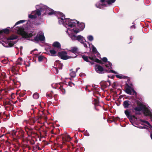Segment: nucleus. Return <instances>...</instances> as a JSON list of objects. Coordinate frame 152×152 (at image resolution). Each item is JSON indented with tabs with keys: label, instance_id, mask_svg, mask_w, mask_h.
I'll list each match as a JSON object with an SVG mask.
<instances>
[{
	"label": "nucleus",
	"instance_id": "obj_45",
	"mask_svg": "<svg viewBox=\"0 0 152 152\" xmlns=\"http://www.w3.org/2000/svg\"><path fill=\"white\" fill-rule=\"evenodd\" d=\"M33 121H34V123L35 122V121H34V120H33Z\"/></svg>",
	"mask_w": 152,
	"mask_h": 152
},
{
	"label": "nucleus",
	"instance_id": "obj_46",
	"mask_svg": "<svg viewBox=\"0 0 152 152\" xmlns=\"http://www.w3.org/2000/svg\"><path fill=\"white\" fill-rule=\"evenodd\" d=\"M108 77H110V76H109V75H108Z\"/></svg>",
	"mask_w": 152,
	"mask_h": 152
},
{
	"label": "nucleus",
	"instance_id": "obj_39",
	"mask_svg": "<svg viewBox=\"0 0 152 152\" xmlns=\"http://www.w3.org/2000/svg\"><path fill=\"white\" fill-rule=\"evenodd\" d=\"M28 121L27 120H25L24 121V123L27 124V123Z\"/></svg>",
	"mask_w": 152,
	"mask_h": 152
},
{
	"label": "nucleus",
	"instance_id": "obj_35",
	"mask_svg": "<svg viewBox=\"0 0 152 152\" xmlns=\"http://www.w3.org/2000/svg\"><path fill=\"white\" fill-rule=\"evenodd\" d=\"M85 135L86 136H89V133L88 132H86L85 133Z\"/></svg>",
	"mask_w": 152,
	"mask_h": 152
},
{
	"label": "nucleus",
	"instance_id": "obj_10",
	"mask_svg": "<svg viewBox=\"0 0 152 152\" xmlns=\"http://www.w3.org/2000/svg\"><path fill=\"white\" fill-rule=\"evenodd\" d=\"M96 71L98 73L102 74L104 73L103 68L100 65H96L95 66Z\"/></svg>",
	"mask_w": 152,
	"mask_h": 152
},
{
	"label": "nucleus",
	"instance_id": "obj_43",
	"mask_svg": "<svg viewBox=\"0 0 152 152\" xmlns=\"http://www.w3.org/2000/svg\"><path fill=\"white\" fill-rule=\"evenodd\" d=\"M4 135V134H3L2 135L0 136V137H1L2 136H3Z\"/></svg>",
	"mask_w": 152,
	"mask_h": 152
},
{
	"label": "nucleus",
	"instance_id": "obj_29",
	"mask_svg": "<svg viewBox=\"0 0 152 152\" xmlns=\"http://www.w3.org/2000/svg\"><path fill=\"white\" fill-rule=\"evenodd\" d=\"M82 44H83L85 48H87V45H89L88 43L86 42V41L85 42H84V43Z\"/></svg>",
	"mask_w": 152,
	"mask_h": 152
},
{
	"label": "nucleus",
	"instance_id": "obj_19",
	"mask_svg": "<svg viewBox=\"0 0 152 152\" xmlns=\"http://www.w3.org/2000/svg\"><path fill=\"white\" fill-rule=\"evenodd\" d=\"M25 21V20H19L15 24L14 26H16L18 24L24 23Z\"/></svg>",
	"mask_w": 152,
	"mask_h": 152
},
{
	"label": "nucleus",
	"instance_id": "obj_1",
	"mask_svg": "<svg viewBox=\"0 0 152 152\" xmlns=\"http://www.w3.org/2000/svg\"><path fill=\"white\" fill-rule=\"evenodd\" d=\"M37 10L33 11L30 14L28 15V17L31 19L35 18L37 16H39L41 15H42L48 14L52 15L55 14L57 16L58 20V22L60 24H62L67 28L68 30L69 26L75 28V29H77L80 31L82 30L85 27L84 24L81 23L78 24V22L75 20H70L69 18L65 19L64 15L61 12L54 11L47 6L41 4L36 6Z\"/></svg>",
	"mask_w": 152,
	"mask_h": 152
},
{
	"label": "nucleus",
	"instance_id": "obj_31",
	"mask_svg": "<svg viewBox=\"0 0 152 152\" xmlns=\"http://www.w3.org/2000/svg\"><path fill=\"white\" fill-rule=\"evenodd\" d=\"M116 77L119 78L120 79H122L124 78V76L123 75H116Z\"/></svg>",
	"mask_w": 152,
	"mask_h": 152
},
{
	"label": "nucleus",
	"instance_id": "obj_9",
	"mask_svg": "<svg viewBox=\"0 0 152 152\" xmlns=\"http://www.w3.org/2000/svg\"><path fill=\"white\" fill-rule=\"evenodd\" d=\"M105 65L106 67L108 68V70H107V72H112L115 74L116 73V72L115 71L111 69L112 68V67L111 66V64L110 62L109 61L106 62Z\"/></svg>",
	"mask_w": 152,
	"mask_h": 152
},
{
	"label": "nucleus",
	"instance_id": "obj_27",
	"mask_svg": "<svg viewBox=\"0 0 152 152\" xmlns=\"http://www.w3.org/2000/svg\"><path fill=\"white\" fill-rule=\"evenodd\" d=\"M22 60V59L21 58H18V63L20 64L21 65L22 64L21 62Z\"/></svg>",
	"mask_w": 152,
	"mask_h": 152
},
{
	"label": "nucleus",
	"instance_id": "obj_26",
	"mask_svg": "<svg viewBox=\"0 0 152 152\" xmlns=\"http://www.w3.org/2000/svg\"><path fill=\"white\" fill-rule=\"evenodd\" d=\"M58 85L57 83H53L51 85V86L53 88L55 89L57 88Z\"/></svg>",
	"mask_w": 152,
	"mask_h": 152
},
{
	"label": "nucleus",
	"instance_id": "obj_2",
	"mask_svg": "<svg viewBox=\"0 0 152 152\" xmlns=\"http://www.w3.org/2000/svg\"><path fill=\"white\" fill-rule=\"evenodd\" d=\"M17 33L20 35L23 38L28 40H31L35 42H37L39 41L44 42L45 38L43 33L41 31L39 32L37 35L35 36V33L31 32L27 33L24 31L23 28L21 27H17L16 28Z\"/></svg>",
	"mask_w": 152,
	"mask_h": 152
},
{
	"label": "nucleus",
	"instance_id": "obj_42",
	"mask_svg": "<svg viewBox=\"0 0 152 152\" xmlns=\"http://www.w3.org/2000/svg\"><path fill=\"white\" fill-rule=\"evenodd\" d=\"M151 139H152V133L151 134Z\"/></svg>",
	"mask_w": 152,
	"mask_h": 152
},
{
	"label": "nucleus",
	"instance_id": "obj_23",
	"mask_svg": "<svg viewBox=\"0 0 152 152\" xmlns=\"http://www.w3.org/2000/svg\"><path fill=\"white\" fill-rule=\"evenodd\" d=\"M91 48L92 49V51L94 53H97L96 49L93 45H92Z\"/></svg>",
	"mask_w": 152,
	"mask_h": 152
},
{
	"label": "nucleus",
	"instance_id": "obj_13",
	"mask_svg": "<svg viewBox=\"0 0 152 152\" xmlns=\"http://www.w3.org/2000/svg\"><path fill=\"white\" fill-rule=\"evenodd\" d=\"M141 121L144 123L146 124H147L148 126H147L145 125L143 126H141L140 128L142 129H147L148 127H149L151 129L152 128V126L148 121L142 120Z\"/></svg>",
	"mask_w": 152,
	"mask_h": 152
},
{
	"label": "nucleus",
	"instance_id": "obj_38",
	"mask_svg": "<svg viewBox=\"0 0 152 152\" xmlns=\"http://www.w3.org/2000/svg\"><path fill=\"white\" fill-rule=\"evenodd\" d=\"M95 104L96 105H97L98 104V101L97 100H96V99L95 100Z\"/></svg>",
	"mask_w": 152,
	"mask_h": 152
},
{
	"label": "nucleus",
	"instance_id": "obj_28",
	"mask_svg": "<svg viewBox=\"0 0 152 152\" xmlns=\"http://www.w3.org/2000/svg\"><path fill=\"white\" fill-rule=\"evenodd\" d=\"M135 110L138 111H140L141 110V108L140 107H136L135 109Z\"/></svg>",
	"mask_w": 152,
	"mask_h": 152
},
{
	"label": "nucleus",
	"instance_id": "obj_22",
	"mask_svg": "<svg viewBox=\"0 0 152 152\" xmlns=\"http://www.w3.org/2000/svg\"><path fill=\"white\" fill-rule=\"evenodd\" d=\"M45 58L43 56H39L38 57V61L39 62H41L43 60L44 58Z\"/></svg>",
	"mask_w": 152,
	"mask_h": 152
},
{
	"label": "nucleus",
	"instance_id": "obj_44",
	"mask_svg": "<svg viewBox=\"0 0 152 152\" xmlns=\"http://www.w3.org/2000/svg\"><path fill=\"white\" fill-rule=\"evenodd\" d=\"M22 48H22V47H20V49H22Z\"/></svg>",
	"mask_w": 152,
	"mask_h": 152
},
{
	"label": "nucleus",
	"instance_id": "obj_25",
	"mask_svg": "<svg viewBox=\"0 0 152 152\" xmlns=\"http://www.w3.org/2000/svg\"><path fill=\"white\" fill-rule=\"evenodd\" d=\"M125 113L127 117H129L130 116V113L127 110H126L125 111Z\"/></svg>",
	"mask_w": 152,
	"mask_h": 152
},
{
	"label": "nucleus",
	"instance_id": "obj_6",
	"mask_svg": "<svg viewBox=\"0 0 152 152\" xmlns=\"http://www.w3.org/2000/svg\"><path fill=\"white\" fill-rule=\"evenodd\" d=\"M82 58L84 60L88 62H90L89 61V60H91L93 61H94L99 63H101V61L99 60L95 57H90L89 58H88L87 56H82Z\"/></svg>",
	"mask_w": 152,
	"mask_h": 152
},
{
	"label": "nucleus",
	"instance_id": "obj_8",
	"mask_svg": "<svg viewBox=\"0 0 152 152\" xmlns=\"http://www.w3.org/2000/svg\"><path fill=\"white\" fill-rule=\"evenodd\" d=\"M58 55L63 59L66 60L71 58L70 56H68L67 53L64 51L58 52Z\"/></svg>",
	"mask_w": 152,
	"mask_h": 152
},
{
	"label": "nucleus",
	"instance_id": "obj_15",
	"mask_svg": "<svg viewBox=\"0 0 152 152\" xmlns=\"http://www.w3.org/2000/svg\"><path fill=\"white\" fill-rule=\"evenodd\" d=\"M53 46L54 47H56L58 49L61 48V45L60 43L58 42H54L53 45Z\"/></svg>",
	"mask_w": 152,
	"mask_h": 152
},
{
	"label": "nucleus",
	"instance_id": "obj_40",
	"mask_svg": "<svg viewBox=\"0 0 152 152\" xmlns=\"http://www.w3.org/2000/svg\"><path fill=\"white\" fill-rule=\"evenodd\" d=\"M80 69V68H77L76 69V71L77 72V71Z\"/></svg>",
	"mask_w": 152,
	"mask_h": 152
},
{
	"label": "nucleus",
	"instance_id": "obj_11",
	"mask_svg": "<svg viewBox=\"0 0 152 152\" xmlns=\"http://www.w3.org/2000/svg\"><path fill=\"white\" fill-rule=\"evenodd\" d=\"M69 51L74 54V56H70L71 58H74L77 56L76 53L78 52V48L77 47H72L70 48V50Z\"/></svg>",
	"mask_w": 152,
	"mask_h": 152
},
{
	"label": "nucleus",
	"instance_id": "obj_36",
	"mask_svg": "<svg viewBox=\"0 0 152 152\" xmlns=\"http://www.w3.org/2000/svg\"><path fill=\"white\" fill-rule=\"evenodd\" d=\"M61 91L63 93V94H64L65 92V91L64 89H61Z\"/></svg>",
	"mask_w": 152,
	"mask_h": 152
},
{
	"label": "nucleus",
	"instance_id": "obj_7",
	"mask_svg": "<svg viewBox=\"0 0 152 152\" xmlns=\"http://www.w3.org/2000/svg\"><path fill=\"white\" fill-rule=\"evenodd\" d=\"M55 64L56 67H54L55 70H54V71L55 73L58 74V69H61L63 64H62L61 63L60 61L58 60L56 61L55 63Z\"/></svg>",
	"mask_w": 152,
	"mask_h": 152
},
{
	"label": "nucleus",
	"instance_id": "obj_33",
	"mask_svg": "<svg viewBox=\"0 0 152 152\" xmlns=\"http://www.w3.org/2000/svg\"><path fill=\"white\" fill-rule=\"evenodd\" d=\"M69 85L71 87H72L73 86H75V84L72 82H69Z\"/></svg>",
	"mask_w": 152,
	"mask_h": 152
},
{
	"label": "nucleus",
	"instance_id": "obj_18",
	"mask_svg": "<svg viewBox=\"0 0 152 152\" xmlns=\"http://www.w3.org/2000/svg\"><path fill=\"white\" fill-rule=\"evenodd\" d=\"M18 133V132L15 131H13L12 132V133H11V134H12V136H13V137L14 138H15L18 135V134H17Z\"/></svg>",
	"mask_w": 152,
	"mask_h": 152
},
{
	"label": "nucleus",
	"instance_id": "obj_24",
	"mask_svg": "<svg viewBox=\"0 0 152 152\" xmlns=\"http://www.w3.org/2000/svg\"><path fill=\"white\" fill-rule=\"evenodd\" d=\"M87 38L88 39V40L89 41H93L94 39L93 37L91 35L88 36L87 37Z\"/></svg>",
	"mask_w": 152,
	"mask_h": 152
},
{
	"label": "nucleus",
	"instance_id": "obj_37",
	"mask_svg": "<svg viewBox=\"0 0 152 152\" xmlns=\"http://www.w3.org/2000/svg\"><path fill=\"white\" fill-rule=\"evenodd\" d=\"M67 139H69L70 140L71 139V137H70V136L69 135H68L67 136Z\"/></svg>",
	"mask_w": 152,
	"mask_h": 152
},
{
	"label": "nucleus",
	"instance_id": "obj_41",
	"mask_svg": "<svg viewBox=\"0 0 152 152\" xmlns=\"http://www.w3.org/2000/svg\"><path fill=\"white\" fill-rule=\"evenodd\" d=\"M134 27V25H133V26H132L131 27V28H133V27Z\"/></svg>",
	"mask_w": 152,
	"mask_h": 152
},
{
	"label": "nucleus",
	"instance_id": "obj_16",
	"mask_svg": "<svg viewBox=\"0 0 152 152\" xmlns=\"http://www.w3.org/2000/svg\"><path fill=\"white\" fill-rule=\"evenodd\" d=\"M130 104V102L129 101L127 100L124 102L123 105L125 108H127Z\"/></svg>",
	"mask_w": 152,
	"mask_h": 152
},
{
	"label": "nucleus",
	"instance_id": "obj_17",
	"mask_svg": "<svg viewBox=\"0 0 152 152\" xmlns=\"http://www.w3.org/2000/svg\"><path fill=\"white\" fill-rule=\"evenodd\" d=\"M50 52L52 56H55L56 55L57 51L56 50L52 49L50 50Z\"/></svg>",
	"mask_w": 152,
	"mask_h": 152
},
{
	"label": "nucleus",
	"instance_id": "obj_34",
	"mask_svg": "<svg viewBox=\"0 0 152 152\" xmlns=\"http://www.w3.org/2000/svg\"><path fill=\"white\" fill-rule=\"evenodd\" d=\"M102 60L103 61H104V62H107V58L106 57L103 58L102 59Z\"/></svg>",
	"mask_w": 152,
	"mask_h": 152
},
{
	"label": "nucleus",
	"instance_id": "obj_20",
	"mask_svg": "<svg viewBox=\"0 0 152 152\" xmlns=\"http://www.w3.org/2000/svg\"><path fill=\"white\" fill-rule=\"evenodd\" d=\"M70 75L71 77H74L76 75V73L74 71H72L70 73Z\"/></svg>",
	"mask_w": 152,
	"mask_h": 152
},
{
	"label": "nucleus",
	"instance_id": "obj_21",
	"mask_svg": "<svg viewBox=\"0 0 152 152\" xmlns=\"http://www.w3.org/2000/svg\"><path fill=\"white\" fill-rule=\"evenodd\" d=\"M33 96L34 99H37L39 97V95L37 93H35L33 94Z\"/></svg>",
	"mask_w": 152,
	"mask_h": 152
},
{
	"label": "nucleus",
	"instance_id": "obj_12",
	"mask_svg": "<svg viewBox=\"0 0 152 152\" xmlns=\"http://www.w3.org/2000/svg\"><path fill=\"white\" fill-rule=\"evenodd\" d=\"M125 92L126 93L129 94H131L132 92L135 93L134 89L129 86L126 88Z\"/></svg>",
	"mask_w": 152,
	"mask_h": 152
},
{
	"label": "nucleus",
	"instance_id": "obj_5",
	"mask_svg": "<svg viewBox=\"0 0 152 152\" xmlns=\"http://www.w3.org/2000/svg\"><path fill=\"white\" fill-rule=\"evenodd\" d=\"M116 0H101L97 3L96 6V7L102 8L103 7L107 6V4L111 5L115 2Z\"/></svg>",
	"mask_w": 152,
	"mask_h": 152
},
{
	"label": "nucleus",
	"instance_id": "obj_3",
	"mask_svg": "<svg viewBox=\"0 0 152 152\" xmlns=\"http://www.w3.org/2000/svg\"><path fill=\"white\" fill-rule=\"evenodd\" d=\"M69 26L68 30H67L66 32L68 34L69 37L73 41L77 40L81 43H83L85 42V39L81 35L76 36L75 34H77L80 32V30L77 29H75V28Z\"/></svg>",
	"mask_w": 152,
	"mask_h": 152
},
{
	"label": "nucleus",
	"instance_id": "obj_30",
	"mask_svg": "<svg viewBox=\"0 0 152 152\" xmlns=\"http://www.w3.org/2000/svg\"><path fill=\"white\" fill-rule=\"evenodd\" d=\"M10 28L8 27L7 28L4 29V33L7 34L8 33L9 31L10 30Z\"/></svg>",
	"mask_w": 152,
	"mask_h": 152
},
{
	"label": "nucleus",
	"instance_id": "obj_32",
	"mask_svg": "<svg viewBox=\"0 0 152 152\" xmlns=\"http://www.w3.org/2000/svg\"><path fill=\"white\" fill-rule=\"evenodd\" d=\"M18 135L16 137L18 138H20V137L22 135V133L21 132H18V133L17 134Z\"/></svg>",
	"mask_w": 152,
	"mask_h": 152
},
{
	"label": "nucleus",
	"instance_id": "obj_4",
	"mask_svg": "<svg viewBox=\"0 0 152 152\" xmlns=\"http://www.w3.org/2000/svg\"><path fill=\"white\" fill-rule=\"evenodd\" d=\"M3 32L0 31V39H2L1 40H0V43L5 47H10L12 46L15 43V42L13 41V40L17 39L18 36L16 35H12L8 38H3Z\"/></svg>",
	"mask_w": 152,
	"mask_h": 152
},
{
	"label": "nucleus",
	"instance_id": "obj_14",
	"mask_svg": "<svg viewBox=\"0 0 152 152\" xmlns=\"http://www.w3.org/2000/svg\"><path fill=\"white\" fill-rule=\"evenodd\" d=\"M144 113L146 115L149 116L151 118V121H152V113L148 110H145Z\"/></svg>",
	"mask_w": 152,
	"mask_h": 152
}]
</instances>
